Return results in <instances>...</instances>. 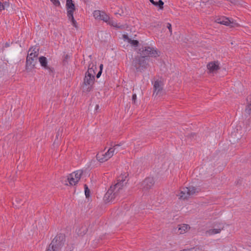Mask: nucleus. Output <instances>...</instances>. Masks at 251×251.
Returning <instances> with one entry per match:
<instances>
[{
	"label": "nucleus",
	"mask_w": 251,
	"mask_h": 251,
	"mask_svg": "<svg viewBox=\"0 0 251 251\" xmlns=\"http://www.w3.org/2000/svg\"><path fill=\"white\" fill-rule=\"evenodd\" d=\"M128 42L134 46H137L139 43L137 40H131V39H129V41Z\"/></svg>",
	"instance_id": "nucleus-25"
},
{
	"label": "nucleus",
	"mask_w": 251,
	"mask_h": 251,
	"mask_svg": "<svg viewBox=\"0 0 251 251\" xmlns=\"http://www.w3.org/2000/svg\"><path fill=\"white\" fill-rule=\"evenodd\" d=\"M132 65L135 68L137 72H142L147 69L149 66L148 58L144 56H136L133 59Z\"/></svg>",
	"instance_id": "nucleus-2"
},
{
	"label": "nucleus",
	"mask_w": 251,
	"mask_h": 251,
	"mask_svg": "<svg viewBox=\"0 0 251 251\" xmlns=\"http://www.w3.org/2000/svg\"><path fill=\"white\" fill-rule=\"evenodd\" d=\"M102 67H103V65L102 64H101L100 65V71H102Z\"/></svg>",
	"instance_id": "nucleus-36"
},
{
	"label": "nucleus",
	"mask_w": 251,
	"mask_h": 251,
	"mask_svg": "<svg viewBox=\"0 0 251 251\" xmlns=\"http://www.w3.org/2000/svg\"><path fill=\"white\" fill-rule=\"evenodd\" d=\"M101 71H100L99 72L97 75V77L98 78H99L100 76V75H101Z\"/></svg>",
	"instance_id": "nucleus-33"
},
{
	"label": "nucleus",
	"mask_w": 251,
	"mask_h": 251,
	"mask_svg": "<svg viewBox=\"0 0 251 251\" xmlns=\"http://www.w3.org/2000/svg\"><path fill=\"white\" fill-rule=\"evenodd\" d=\"M215 22L218 24L229 26L231 27H239V25L234 22L233 20L231 21L226 17H221L216 19Z\"/></svg>",
	"instance_id": "nucleus-10"
},
{
	"label": "nucleus",
	"mask_w": 251,
	"mask_h": 251,
	"mask_svg": "<svg viewBox=\"0 0 251 251\" xmlns=\"http://www.w3.org/2000/svg\"><path fill=\"white\" fill-rule=\"evenodd\" d=\"M66 8L68 19L71 21L72 25L77 27V23L74 17V13L75 10V6L72 0H66Z\"/></svg>",
	"instance_id": "nucleus-5"
},
{
	"label": "nucleus",
	"mask_w": 251,
	"mask_h": 251,
	"mask_svg": "<svg viewBox=\"0 0 251 251\" xmlns=\"http://www.w3.org/2000/svg\"><path fill=\"white\" fill-rule=\"evenodd\" d=\"M163 83L161 80H157L153 85L154 92L156 95L162 90Z\"/></svg>",
	"instance_id": "nucleus-18"
},
{
	"label": "nucleus",
	"mask_w": 251,
	"mask_h": 251,
	"mask_svg": "<svg viewBox=\"0 0 251 251\" xmlns=\"http://www.w3.org/2000/svg\"><path fill=\"white\" fill-rule=\"evenodd\" d=\"M150 2L155 6H158L160 9H163L164 2L162 0H159L158 2H155L153 0H150Z\"/></svg>",
	"instance_id": "nucleus-21"
},
{
	"label": "nucleus",
	"mask_w": 251,
	"mask_h": 251,
	"mask_svg": "<svg viewBox=\"0 0 251 251\" xmlns=\"http://www.w3.org/2000/svg\"><path fill=\"white\" fill-rule=\"evenodd\" d=\"M3 10V7L2 6V3L0 1V11H2Z\"/></svg>",
	"instance_id": "nucleus-32"
},
{
	"label": "nucleus",
	"mask_w": 251,
	"mask_h": 251,
	"mask_svg": "<svg viewBox=\"0 0 251 251\" xmlns=\"http://www.w3.org/2000/svg\"><path fill=\"white\" fill-rule=\"evenodd\" d=\"M113 190L110 188L105 194L104 199L106 202L112 201L119 195L118 193H115Z\"/></svg>",
	"instance_id": "nucleus-13"
},
{
	"label": "nucleus",
	"mask_w": 251,
	"mask_h": 251,
	"mask_svg": "<svg viewBox=\"0 0 251 251\" xmlns=\"http://www.w3.org/2000/svg\"><path fill=\"white\" fill-rule=\"evenodd\" d=\"M9 6V2H3V3H2V6L3 7V10L5 9V8L8 7Z\"/></svg>",
	"instance_id": "nucleus-28"
},
{
	"label": "nucleus",
	"mask_w": 251,
	"mask_h": 251,
	"mask_svg": "<svg viewBox=\"0 0 251 251\" xmlns=\"http://www.w3.org/2000/svg\"><path fill=\"white\" fill-rule=\"evenodd\" d=\"M198 192V191L197 188L191 186L188 187L181 188L180 190V192L177 196L178 197L179 199H186Z\"/></svg>",
	"instance_id": "nucleus-8"
},
{
	"label": "nucleus",
	"mask_w": 251,
	"mask_h": 251,
	"mask_svg": "<svg viewBox=\"0 0 251 251\" xmlns=\"http://www.w3.org/2000/svg\"><path fill=\"white\" fill-rule=\"evenodd\" d=\"M69 57V55L68 54H66L65 55V57H64V61H65V59H67Z\"/></svg>",
	"instance_id": "nucleus-34"
},
{
	"label": "nucleus",
	"mask_w": 251,
	"mask_h": 251,
	"mask_svg": "<svg viewBox=\"0 0 251 251\" xmlns=\"http://www.w3.org/2000/svg\"><path fill=\"white\" fill-rule=\"evenodd\" d=\"M123 37L125 39H126L128 42L129 41V39H130V38H128V36L126 35H124Z\"/></svg>",
	"instance_id": "nucleus-31"
},
{
	"label": "nucleus",
	"mask_w": 251,
	"mask_h": 251,
	"mask_svg": "<svg viewBox=\"0 0 251 251\" xmlns=\"http://www.w3.org/2000/svg\"><path fill=\"white\" fill-rule=\"evenodd\" d=\"M85 194L86 198H88L90 196V190L86 184L84 185Z\"/></svg>",
	"instance_id": "nucleus-24"
},
{
	"label": "nucleus",
	"mask_w": 251,
	"mask_h": 251,
	"mask_svg": "<svg viewBox=\"0 0 251 251\" xmlns=\"http://www.w3.org/2000/svg\"><path fill=\"white\" fill-rule=\"evenodd\" d=\"M245 112L248 115H251V95L249 96L247 98Z\"/></svg>",
	"instance_id": "nucleus-19"
},
{
	"label": "nucleus",
	"mask_w": 251,
	"mask_h": 251,
	"mask_svg": "<svg viewBox=\"0 0 251 251\" xmlns=\"http://www.w3.org/2000/svg\"><path fill=\"white\" fill-rule=\"evenodd\" d=\"M83 172L82 170H77L70 174L65 180V184L66 185H75L79 180Z\"/></svg>",
	"instance_id": "nucleus-7"
},
{
	"label": "nucleus",
	"mask_w": 251,
	"mask_h": 251,
	"mask_svg": "<svg viewBox=\"0 0 251 251\" xmlns=\"http://www.w3.org/2000/svg\"><path fill=\"white\" fill-rule=\"evenodd\" d=\"M119 146V144H116L110 148L105 152L103 151L99 152L96 155L97 159L100 162H104L108 160L113 156L115 150Z\"/></svg>",
	"instance_id": "nucleus-4"
},
{
	"label": "nucleus",
	"mask_w": 251,
	"mask_h": 251,
	"mask_svg": "<svg viewBox=\"0 0 251 251\" xmlns=\"http://www.w3.org/2000/svg\"><path fill=\"white\" fill-rule=\"evenodd\" d=\"M107 23L109 25H110L114 27H115L116 28H122L123 27V25H119L116 22H115L114 21H113L112 20H110V19L108 20V21H107Z\"/></svg>",
	"instance_id": "nucleus-22"
},
{
	"label": "nucleus",
	"mask_w": 251,
	"mask_h": 251,
	"mask_svg": "<svg viewBox=\"0 0 251 251\" xmlns=\"http://www.w3.org/2000/svg\"><path fill=\"white\" fill-rule=\"evenodd\" d=\"M99 108V105L97 104L95 107L96 110H98Z\"/></svg>",
	"instance_id": "nucleus-35"
},
{
	"label": "nucleus",
	"mask_w": 251,
	"mask_h": 251,
	"mask_svg": "<svg viewBox=\"0 0 251 251\" xmlns=\"http://www.w3.org/2000/svg\"><path fill=\"white\" fill-rule=\"evenodd\" d=\"M216 228L210 229L205 232V234L208 236H211L220 233L225 228L224 224L222 222H216L214 224Z\"/></svg>",
	"instance_id": "nucleus-11"
},
{
	"label": "nucleus",
	"mask_w": 251,
	"mask_h": 251,
	"mask_svg": "<svg viewBox=\"0 0 251 251\" xmlns=\"http://www.w3.org/2000/svg\"><path fill=\"white\" fill-rule=\"evenodd\" d=\"M141 56L156 57L158 56L157 51L153 48L145 47L139 50Z\"/></svg>",
	"instance_id": "nucleus-9"
},
{
	"label": "nucleus",
	"mask_w": 251,
	"mask_h": 251,
	"mask_svg": "<svg viewBox=\"0 0 251 251\" xmlns=\"http://www.w3.org/2000/svg\"><path fill=\"white\" fill-rule=\"evenodd\" d=\"M136 99H137V96H136V94H134L133 95H132V101H133V102L135 104L136 103Z\"/></svg>",
	"instance_id": "nucleus-30"
},
{
	"label": "nucleus",
	"mask_w": 251,
	"mask_h": 251,
	"mask_svg": "<svg viewBox=\"0 0 251 251\" xmlns=\"http://www.w3.org/2000/svg\"><path fill=\"white\" fill-rule=\"evenodd\" d=\"M202 4H204L205 5H208V4H211L212 3V0H202Z\"/></svg>",
	"instance_id": "nucleus-27"
},
{
	"label": "nucleus",
	"mask_w": 251,
	"mask_h": 251,
	"mask_svg": "<svg viewBox=\"0 0 251 251\" xmlns=\"http://www.w3.org/2000/svg\"><path fill=\"white\" fill-rule=\"evenodd\" d=\"M38 50L36 48H30L28 52L26 57V69H31L35 66L36 58L38 56Z\"/></svg>",
	"instance_id": "nucleus-3"
},
{
	"label": "nucleus",
	"mask_w": 251,
	"mask_h": 251,
	"mask_svg": "<svg viewBox=\"0 0 251 251\" xmlns=\"http://www.w3.org/2000/svg\"><path fill=\"white\" fill-rule=\"evenodd\" d=\"M127 176L126 174H121L120 176H119L117 179V182L113 185L111 186L110 188L112 189L115 193L119 194L122 191L124 187L127 183Z\"/></svg>",
	"instance_id": "nucleus-6"
},
{
	"label": "nucleus",
	"mask_w": 251,
	"mask_h": 251,
	"mask_svg": "<svg viewBox=\"0 0 251 251\" xmlns=\"http://www.w3.org/2000/svg\"><path fill=\"white\" fill-rule=\"evenodd\" d=\"M167 28L169 29L170 34L171 35L172 34V25L170 23L167 24Z\"/></svg>",
	"instance_id": "nucleus-29"
},
{
	"label": "nucleus",
	"mask_w": 251,
	"mask_h": 251,
	"mask_svg": "<svg viewBox=\"0 0 251 251\" xmlns=\"http://www.w3.org/2000/svg\"><path fill=\"white\" fill-rule=\"evenodd\" d=\"M50 0L56 6H59L60 5V2L58 0Z\"/></svg>",
	"instance_id": "nucleus-26"
},
{
	"label": "nucleus",
	"mask_w": 251,
	"mask_h": 251,
	"mask_svg": "<svg viewBox=\"0 0 251 251\" xmlns=\"http://www.w3.org/2000/svg\"><path fill=\"white\" fill-rule=\"evenodd\" d=\"M207 67L210 73L216 72L220 69L218 62L216 61L209 63Z\"/></svg>",
	"instance_id": "nucleus-17"
},
{
	"label": "nucleus",
	"mask_w": 251,
	"mask_h": 251,
	"mask_svg": "<svg viewBox=\"0 0 251 251\" xmlns=\"http://www.w3.org/2000/svg\"><path fill=\"white\" fill-rule=\"evenodd\" d=\"M154 184V181L152 177H148L142 182V185L144 190H147L152 187Z\"/></svg>",
	"instance_id": "nucleus-14"
},
{
	"label": "nucleus",
	"mask_w": 251,
	"mask_h": 251,
	"mask_svg": "<svg viewBox=\"0 0 251 251\" xmlns=\"http://www.w3.org/2000/svg\"><path fill=\"white\" fill-rule=\"evenodd\" d=\"M190 227L187 224H180L178 225L176 228V231L177 233L181 234H184L187 232L190 229Z\"/></svg>",
	"instance_id": "nucleus-16"
},
{
	"label": "nucleus",
	"mask_w": 251,
	"mask_h": 251,
	"mask_svg": "<svg viewBox=\"0 0 251 251\" xmlns=\"http://www.w3.org/2000/svg\"><path fill=\"white\" fill-rule=\"evenodd\" d=\"M93 16L97 20H102L107 22L109 20V16L104 11L95 10L93 12Z\"/></svg>",
	"instance_id": "nucleus-12"
},
{
	"label": "nucleus",
	"mask_w": 251,
	"mask_h": 251,
	"mask_svg": "<svg viewBox=\"0 0 251 251\" xmlns=\"http://www.w3.org/2000/svg\"><path fill=\"white\" fill-rule=\"evenodd\" d=\"M57 237H55L49 245L46 251H59L60 245L57 243Z\"/></svg>",
	"instance_id": "nucleus-15"
},
{
	"label": "nucleus",
	"mask_w": 251,
	"mask_h": 251,
	"mask_svg": "<svg viewBox=\"0 0 251 251\" xmlns=\"http://www.w3.org/2000/svg\"><path fill=\"white\" fill-rule=\"evenodd\" d=\"M13 204L16 208H19L21 204H23L22 200L19 198H16Z\"/></svg>",
	"instance_id": "nucleus-23"
},
{
	"label": "nucleus",
	"mask_w": 251,
	"mask_h": 251,
	"mask_svg": "<svg viewBox=\"0 0 251 251\" xmlns=\"http://www.w3.org/2000/svg\"><path fill=\"white\" fill-rule=\"evenodd\" d=\"M39 61L41 64V65L46 69H49L50 68L48 66L47 63V59L46 57L44 56H41L39 58Z\"/></svg>",
	"instance_id": "nucleus-20"
},
{
	"label": "nucleus",
	"mask_w": 251,
	"mask_h": 251,
	"mask_svg": "<svg viewBox=\"0 0 251 251\" xmlns=\"http://www.w3.org/2000/svg\"><path fill=\"white\" fill-rule=\"evenodd\" d=\"M96 69L97 67L96 66L93 65L91 68H90V66H89L88 69L85 73L82 85L83 92H89L93 89V86L95 80V75L96 74L95 70Z\"/></svg>",
	"instance_id": "nucleus-1"
}]
</instances>
